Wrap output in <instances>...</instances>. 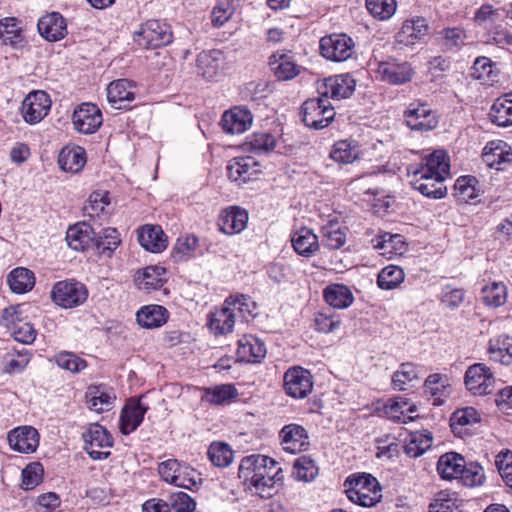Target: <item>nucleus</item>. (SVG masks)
Listing matches in <instances>:
<instances>
[{"label":"nucleus","instance_id":"obj_1","mask_svg":"<svg viewBox=\"0 0 512 512\" xmlns=\"http://www.w3.org/2000/svg\"><path fill=\"white\" fill-rule=\"evenodd\" d=\"M238 476L247 490L264 499L271 498L275 493V484L283 480L278 462L261 454L242 458Z\"/></svg>","mask_w":512,"mask_h":512},{"label":"nucleus","instance_id":"obj_2","mask_svg":"<svg viewBox=\"0 0 512 512\" xmlns=\"http://www.w3.org/2000/svg\"><path fill=\"white\" fill-rule=\"evenodd\" d=\"M348 499L362 507H373L382 498L381 486L371 474H359L348 477L344 482Z\"/></svg>","mask_w":512,"mask_h":512},{"label":"nucleus","instance_id":"obj_3","mask_svg":"<svg viewBox=\"0 0 512 512\" xmlns=\"http://www.w3.org/2000/svg\"><path fill=\"white\" fill-rule=\"evenodd\" d=\"M335 117L329 98H307L301 106L303 123L316 130L327 127Z\"/></svg>","mask_w":512,"mask_h":512},{"label":"nucleus","instance_id":"obj_4","mask_svg":"<svg viewBox=\"0 0 512 512\" xmlns=\"http://www.w3.org/2000/svg\"><path fill=\"white\" fill-rule=\"evenodd\" d=\"M158 473L165 482L189 490L195 487L199 480V474L194 468L176 459L159 463Z\"/></svg>","mask_w":512,"mask_h":512},{"label":"nucleus","instance_id":"obj_5","mask_svg":"<svg viewBox=\"0 0 512 512\" xmlns=\"http://www.w3.org/2000/svg\"><path fill=\"white\" fill-rule=\"evenodd\" d=\"M84 449L93 460H103L110 455L113 437L98 423H92L82 434Z\"/></svg>","mask_w":512,"mask_h":512},{"label":"nucleus","instance_id":"obj_6","mask_svg":"<svg viewBox=\"0 0 512 512\" xmlns=\"http://www.w3.org/2000/svg\"><path fill=\"white\" fill-rule=\"evenodd\" d=\"M319 48L325 59L333 62H344L354 54L355 42L345 33H333L320 39Z\"/></svg>","mask_w":512,"mask_h":512},{"label":"nucleus","instance_id":"obj_7","mask_svg":"<svg viewBox=\"0 0 512 512\" xmlns=\"http://www.w3.org/2000/svg\"><path fill=\"white\" fill-rule=\"evenodd\" d=\"M87 297L88 291L85 285L73 280L59 281L51 290L52 301L65 309L83 304Z\"/></svg>","mask_w":512,"mask_h":512},{"label":"nucleus","instance_id":"obj_8","mask_svg":"<svg viewBox=\"0 0 512 512\" xmlns=\"http://www.w3.org/2000/svg\"><path fill=\"white\" fill-rule=\"evenodd\" d=\"M134 40L139 46L155 49L169 44L172 41V32L167 24L149 20L134 33Z\"/></svg>","mask_w":512,"mask_h":512},{"label":"nucleus","instance_id":"obj_9","mask_svg":"<svg viewBox=\"0 0 512 512\" xmlns=\"http://www.w3.org/2000/svg\"><path fill=\"white\" fill-rule=\"evenodd\" d=\"M313 376L303 367H290L283 376V389L294 399H304L313 390Z\"/></svg>","mask_w":512,"mask_h":512},{"label":"nucleus","instance_id":"obj_10","mask_svg":"<svg viewBox=\"0 0 512 512\" xmlns=\"http://www.w3.org/2000/svg\"><path fill=\"white\" fill-rule=\"evenodd\" d=\"M103 118L100 108L91 102L77 106L72 114L74 129L81 134H93L102 125Z\"/></svg>","mask_w":512,"mask_h":512},{"label":"nucleus","instance_id":"obj_11","mask_svg":"<svg viewBox=\"0 0 512 512\" xmlns=\"http://www.w3.org/2000/svg\"><path fill=\"white\" fill-rule=\"evenodd\" d=\"M494 381L490 368L483 363H475L469 366L465 372V385L474 395L491 393Z\"/></svg>","mask_w":512,"mask_h":512},{"label":"nucleus","instance_id":"obj_12","mask_svg":"<svg viewBox=\"0 0 512 512\" xmlns=\"http://www.w3.org/2000/svg\"><path fill=\"white\" fill-rule=\"evenodd\" d=\"M408 172L421 174L427 179L428 176L449 177L450 162L449 156L444 150H435L422 159L420 166H410Z\"/></svg>","mask_w":512,"mask_h":512},{"label":"nucleus","instance_id":"obj_13","mask_svg":"<svg viewBox=\"0 0 512 512\" xmlns=\"http://www.w3.org/2000/svg\"><path fill=\"white\" fill-rule=\"evenodd\" d=\"M406 124L413 130H432L438 124L435 111L426 103L415 101L405 111Z\"/></svg>","mask_w":512,"mask_h":512},{"label":"nucleus","instance_id":"obj_14","mask_svg":"<svg viewBox=\"0 0 512 512\" xmlns=\"http://www.w3.org/2000/svg\"><path fill=\"white\" fill-rule=\"evenodd\" d=\"M281 445L286 452L297 454L309 447L307 430L296 423L285 425L279 432Z\"/></svg>","mask_w":512,"mask_h":512},{"label":"nucleus","instance_id":"obj_15","mask_svg":"<svg viewBox=\"0 0 512 512\" xmlns=\"http://www.w3.org/2000/svg\"><path fill=\"white\" fill-rule=\"evenodd\" d=\"M356 86L355 79L349 74L332 76L317 82L319 96H350Z\"/></svg>","mask_w":512,"mask_h":512},{"label":"nucleus","instance_id":"obj_16","mask_svg":"<svg viewBox=\"0 0 512 512\" xmlns=\"http://www.w3.org/2000/svg\"><path fill=\"white\" fill-rule=\"evenodd\" d=\"M428 24L424 18H413L403 22L395 35V43L399 48L411 47L428 33Z\"/></svg>","mask_w":512,"mask_h":512},{"label":"nucleus","instance_id":"obj_17","mask_svg":"<svg viewBox=\"0 0 512 512\" xmlns=\"http://www.w3.org/2000/svg\"><path fill=\"white\" fill-rule=\"evenodd\" d=\"M253 122L251 111L242 106H236L224 112L221 126L226 133L241 134L247 131Z\"/></svg>","mask_w":512,"mask_h":512},{"label":"nucleus","instance_id":"obj_18","mask_svg":"<svg viewBox=\"0 0 512 512\" xmlns=\"http://www.w3.org/2000/svg\"><path fill=\"white\" fill-rule=\"evenodd\" d=\"M259 172V164L254 158L249 156L235 157L227 165L229 179L239 185L252 180Z\"/></svg>","mask_w":512,"mask_h":512},{"label":"nucleus","instance_id":"obj_19","mask_svg":"<svg viewBox=\"0 0 512 512\" xmlns=\"http://www.w3.org/2000/svg\"><path fill=\"white\" fill-rule=\"evenodd\" d=\"M10 447L20 453H33L39 445L38 431L31 426H22L8 433Z\"/></svg>","mask_w":512,"mask_h":512},{"label":"nucleus","instance_id":"obj_20","mask_svg":"<svg viewBox=\"0 0 512 512\" xmlns=\"http://www.w3.org/2000/svg\"><path fill=\"white\" fill-rule=\"evenodd\" d=\"M267 353L265 343L254 335H244L238 340L237 359L240 362L259 363Z\"/></svg>","mask_w":512,"mask_h":512},{"label":"nucleus","instance_id":"obj_21","mask_svg":"<svg viewBox=\"0 0 512 512\" xmlns=\"http://www.w3.org/2000/svg\"><path fill=\"white\" fill-rule=\"evenodd\" d=\"M482 159L490 168L504 169L512 161L511 147L503 140H492L485 145Z\"/></svg>","mask_w":512,"mask_h":512},{"label":"nucleus","instance_id":"obj_22","mask_svg":"<svg viewBox=\"0 0 512 512\" xmlns=\"http://www.w3.org/2000/svg\"><path fill=\"white\" fill-rule=\"evenodd\" d=\"M248 213L239 207H230L221 212L218 226L226 235H235L242 232L248 223Z\"/></svg>","mask_w":512,"mask_h":512},{"label":"nucleus","instance_id":"obj_23","mask_svg":"<svg viewBox=\"0 0 512 512\" xmlns=\"http://www.w3.org/2000/svg\"><path fill=\"white\" fill-rule=\"evenodd\" d=\"M408 173L412 175V186L422 195L429 198L440 199L446 194L447 189L444 183L447 177L427 175L426 179L425 177H421V174L415 172Z\"/></svg>","mask_w":512,"mask_h":512},{"label":"nucleus","instance_id":"obj_24","mask_svg":"<svg viewBox=\"0 0 512 512\" xmlns=\"http://www.w3.org/2000/svg\"><path fill=\"white\" fill-rule=\"evenodd\" d=\"M378 73L385 82L399 85L410 81L414 71L407 62L385 61L379 64Z\"/></svg>","mask_w":512,"mask_h":512},{"label":"nucleus","instance_id":"obj_25","mask_svg":"<svg viewBox=\"0 0 512 512\" xmlns=\"http://www.w3.org/2000/svg\"><path fill=\"white\" fill-rule=\"evenodd\" d=\"M425 394L433 400V405L440 406L450 396L452 387L447 375L434 373L424 383Z\"/></svg>","mask_w":512,"mask_h":512},{"label":"nucleus","instance_id":"obj_26","mask_svg":"<svg viewBox=\"0 0 512 512\" xmlns=\"http://www.w3.org/2000/svg\"><path fill=\"white\" fill-rule=\"evenodd\" d=\"M417 411V406L410 403L404 397L389 399L383 406V414L394 422L408 423L415 419L412 413Z\"/></svg>","mask_w":512,"mask_h":512},{"label":"nucleus","instance_id":"obj_27","mask_svg":"<svg viewBox=\"0 0 512 512\" xmlns=\"http://www.w3.org/2000/svg\"><path fill=\"white\" fill-rule=\"evenodd\" d=\"M37 27L40 35L51 42L64 38L66 34L65 20L57 12L41 17L38 21Z\"/></svg>","mask_w":512,"mask_h":512},{"label":"nucleus","instance_id":"obj_28","mask_svg":"<svg viewBox=\"0 0 512 512\" xmlns=\"http://www.w3.org/2000/svg\"><path fill=\"white\" fill-rule=\"evenodd\" d=\"M291 243L297 254L307 258L313 256L320 248L318 236L307 227L296 230L291 237Z\"/></svg>","mask_w":512,"mask_h":512},{"label":"nucleus","instance_id":"obj_29","mask_svg":"<svg viewBox=\"0 0 512 512\" xmlns=\"http://www.w3.org/2000/svg\"><path fill=\"white\" fill-rule=\"evenodd\" d=\"M138 241L147 251L158 253L167 247V239L160 226L145 225L138 230Z\"/></svg>","mask_w":512,"mask_h":512},{"label":"nucleus","instance_id":"obj_30","mask_svg":"<svg viewBox=\"0 0 512 512\" xmlns=\"http://www.w3.org/2000/svg\"><path fill=\"white\" fill-rule=\"evenodd\" d=\"M269 65L279 80H290L299 74V66L293 57L284 52H276L270 56Z\"/></svg>","mask_w":512,"mask_h":512},{"label":"nucleus","instance_id":"obj_31","mask_svg":"<svg viewBox=\"0 0 512 512\" xmlns=\"http://www.w3.org/2000/svg\"><path fill=\"white\" fill-rule=\"evenodd\" d=\"M487 352L490 360L509 366L512 364V337L499 335L488 342Z\"/></svg>","mask_w":512,"mask_h":512},{"label":"nucleus","instance_id":"obj_32","mask_svg":"<svg viewBox=\"0 0 512 512\" xmlns=\"http://www.w3.org/2000/svg\"><path fill=\"white\" fill-rule=\"evenodd\" d=\"M147 407L140 401L127 404L120 415V431L128 435L135 431L143 421Z\"/></svg>","mask_w":512,"mask_h":512},{"label":"nucleus","instance_id":"obj_33","mask_svg":"<svg viewBox=\"0 0 512 512\" xmlns=\"http://www.w3.org/2000/svg\"><path fill=\"white\" fill-rule=\"evenodd\" d=\"M58 164L65 172L77 173L86 164V152L80 146H66L59 153Z\"/></svg>","mask_w":512,"mask_h":512},{"label":"nucleus","instance_id":"obj_34","mask_svg":"<svg viewBox=\"0 0 512 512\" xmlns=\"http://www.w3.org/2000/svg\"><path fill=\"white\" fill-rule=\"evenodd\" d=\"M50 98H23L21 112L24 120L30 124L40 122L50 111Z\"/></svg>","mask_w":512,"mask_h":512},{"label":"nucleus","instance_id":"obj_35","mask_svg":"<svg viewBox=\"0 0 512 512\" xmlns=\"http://www.w3.org/2000/svg\"><path fill=\"white\" fill-rule=\"evenodd\" d=\"M235 325V314L232 308L224 303L220 309L211 312L208 317V326L215 335H224L232 332Z\"/></svg>","mask_w":512,"mask_h":512},{"label":"nucleus","instance_id":"obj_36","mask_svg":"<svg viewBox=\"0 0 512 512\" xmlns=\"http://www.w3.org/2000/svg\"><path fill=\"white\" fill-rule=\"evenodd\" d=\"M465 462L464 457L456 452L445 453L438 460L437 472L442 479H457L465 468Z\"/></svg>","mask_w":512,"mask_h":512},{"label":"nucleus","instance_id":"obj_37","mask_svg":"<svg viewBox=\"0 0 512 512\" xmlns=\"http://www.w3.org/2000/svg\"><path fill=\"white\" fill-rule=\"evenodd\" d=\"M168 319V311L165 307L160 305H147L143 306L136 313V320L138 324L147 329L158 328L164 325Z\"/></svg>","mask_w":512,"mask_h":512},{"label":"nucleus","instance_id":"obj_38","mask_svg":"<svg viewBox=\"0 0 512 512\" xmlns=\"http://www.w3.org/2000/svg\"><path fill=\"white\" fill-rule=\"evenodd\" d=\"M94 230L86 223L70 226L66 232V241L70 248L76 251H84L93 241Z\"/></svg>","mask_w":512,"mask_h":512},{"label":"nucleus","instance_id":"obj_39","mask_svg":"<svg viewBox=\"0 0 512 512\" xmlns=\"http://www.w3.org/2000/svg\"><path fill=\"white\" fill-rule=\"evenodd\" d=\"M165 268L160 266H148L136 276V285L140 290L150 292L162 288L166 279L164 275Z\"/></svg>","mask_w":512,"mask_h":512},{"label":"nucleus","instance_id":"obj_40","mask_svg":"<svg viewBox=\"0 0 512 512\" xmlns=\"http://www.w3.org/2000/svg\"><path fill=\"white\" fill-rule=\"evenodd\" d=\"M222 59L223 53L220 50L201 52L196 60L198 73L206 79H213L219 72Z\"/></svg>","mask_w":512,"mask_h":512},{"label":"nucleus","instance_id":"obj_41","mask_svg":"<svg viewBox=\"0 0 512 512\" xmlns=\"http://www.w3.org/2000/svg\"><path fill=\"white\" fill-rule=\"evenodd\" d=\"M373 247L381 255H401L405 251V242L403 236L399 234L383 233L377 235L372 240Z\"/></svg>","mask_w":512,"mask_h":512},{"label":"nucleus","instance_id":"obj_42","mask_svg":"<svg viewBox=\"0 0 512 512\" xmlns=\"http://www.w3.org/2000/svg\"><path fill=\"white\" fill-rule=\"evenodd\" d=\"M85 398L89 409L100 413L109 411L116 397L100 386H90L86 391Z\"/></svg>","mask_w":512,"mask_h":512},{"label":"nucleus","instance_id":"obj_43","mask_svg":"<svg viewBox=\"0 0 512 512\" xmlns=\"http://www.w3.org/2000/svg\"><path fill=\"white\" fill-rule=\"evenodd\" d=\"M10 289L16 294L30 291L35 285L34 273L23 267L13 269L7 277Z\"/></svg>","mask_w":512,"mask_h":512},{"label":"nucleus","instance_id":"obj_44","mask_svg":"<svg viewBox=\"0 0 512 512\" xmlns=\"http://www.w3.org/2000/svg\"><path fill=\"white\" fill-rule=\"evenodd\" d=\"M433 437L428 430L411 432L406 440L405 453L417 458L432 446Z\"/></svg>","mask_w":512,"mask_h":512},{"label":"nucleus","instance_id":"obj_45","mask_svg":"<svg viewBox=\"0 0 512 512\" xmlns=\"http://www.w3.org/2000/svg\"><path fill=\"white\" fill-rule=\"evenodd\" d=\"M324 299L332 307L345 309L354 300L350 289L343 284H332L324 290Z\"/></svg>","mask_w":512,"mask_h":512},{"label":"nucleus","instance_id":"obj_46","mask_svg":"<svg viewBox=\"0 0 512 512\" xmlns=\"http://www.w3.org/2000/svg\"><path fill=\"white\" fill-rule=\"evenodd\" d=\"M498 75L495 63L488 57H477L471 68V76L481 84L491 85Z\"/></svg>","mask_w":512,"mask_h":512},{"label":"nucleus","instance_id":"obj_47","mask_svg":"<svg viewBox=\"0 0 512 512\" xmlns=\"http://www.w3.org/2000/svg\"><path fill=\"white\" fill-rule=\"evenodd\" d=\"M360 147L355 141L341 140L333 145L330 157L340 164H350L359 158Z\"/></svg>","mask_w":512,"mask_h":512},{"label":"nucleus","instance_id":"obj_48","mask_svg":"<svg viewBox=\"0 0 512 512\" xmlns=\"http://www.w3.org/2000/svg\"><path fill=\"white\" fill-rule=\"evenodd\" d=\"M237 396V389L232 384H221L205 388L202 400L210 404L221 405L229 402Z\"/></svg>","mask_w":512,"mask_h":512},{"label":"nucleus","instance_id":"obj_49","mask_svg":"<svg viewBox=\"0 0 512 512\" xmlns=\"http://www.w3.org/2000/svg\"><path fill=\"white\" fill-rule=\"evenodd\" d=\"M489 117L498 126L512 125V98H496L491 106Z\"/></svg>","mask_w":512,"mask_h":512},{"label":"nucleus","instance_id":"obj_50","mask_svg":"<svg viewBox=\"0 0 512 512\" xmlns=\"http://www.w3.org/2000/svg\"><path fill=\"white\" fill-rule=\"evenodd\" d=\"M93 241L101 254L110 257L116 248L120 245V237L117 229L105 228L98 235L94 233Z\"/></svg>","mask_w":512,"mask_h":512},{"label":"nucleus","instance_id":"obj_51","mask_svg":"<svg viewBox=\"0 0 512 512\" xmlns=\"http://www.w3.org/2000/svg\"><path fill=\"white\" fill-rule=\"evenodd\" d=\"M477 184L478 180L474 176L459 177L454 184L455 196L461 202L470 203L479 196Z\"/></svg>","mask_w":512,"mask_h":512},{"label":"nucleus","instance_id":"obj_52","mask_svg":"<svg viewBox=\"0 0 512 512\" xmlns=\"http://www.w3.org/2000/svg\"><path fill=\"white\" fill-rule=\"evenodd\" d=\"M418 380L417 367L412 363H403L400 368L394 372L392 384L394 389L399 391L407 390L413 386V382Z\"/></svg>","mask_w":512,"mask_h":512},{"label":"nucleus","instance_id":"obj_53","mask_svg":"<svg viewBox=\"0 0 512 512\" xmlns=\"http://www.w3.org/2000/svg\"><path fill=\"white\" fill-rule=\"evenodd\" d=\"M405 278L404 271L396 265L384 267L378 274L377 284L382 290H392L397 288Z\"/></svg>","mask_w":512,"mask_h":512},{"label":"nucleus","instance_id":"obj_54","mask_svg":"<svg viewBox=\"0 0 512 512\" xmlns=\"http://www.w3.org/2000/svg\"><path fill=\"white\" fill-rule=\"evenodd\" d=\"M0 39L6 45L13 47L22 42V33L19 22L14 17H6L0 20Z\"/></svg>","mask_w":512,"mask_h":512},{"label":"nucleus","instance_id":"obj_55","mask_svg":"<svg viewBox=\"0 0 512 512\" xmlns=\"http://www.w3.org/2000/svg\"><path fill=\"white\" fill-rule=\"evenodd\" d=\"M208 458L216 467H228L234 458L233 450L224 442H212L208 448Z\"/></svg>","mask_w":512,"mask_h":512},{"label":"nucleus","instance_id":"obj_56","mask_svg":"<svg viewBox=\"0 0 512 512\" xmlns=\"http://www.w3.org/2000/svg\"><path fill=\"white\" fill-rule=\"evenodd\" d=\"M322 243L329 249H340L346 243V232L337 224L332 222L321 229Z\"/></svg>","mask_w":512,"mask_h":512},{"label":"nucleus","instance_id":"obj_57","mask_svg":"<svg viewBox=\"0 0 512 512\" xmlns=\"http://www.w3.org/2000/svg\"><path fill=\"white\" fill-rule=\"evenodd\" d=\"M483 301L487 306L497 308L506 303L507 287L504 283L493 282L482 289Z\"/></svg>","mask_w":512,"mask_h":512},{"label":"nucleus","instance_id":"obj_58","mask_svg":"<svg viewBox=\"0 0 512 512\" xmlns=\"http://www.w3.org/2000/svg\"><path fill=\"white\" fill-rule=\"evenodd\" d=\"M341 325L340 315L331 310L321 311L314 316V328L321 333H330L338 329Z\"/></svg>","mask_w":512,"mask_h":512},{"label":"nucleus","instance_id":"obj_59","mask_svg":"<svg viewBox=\"0 0 512 512\" xmlns=\"http://www.w3.org/2000/svg\"><path fill=\"white\" fill-rule=\"evenodd\" d=\"M294 475L299 481L310 482L318 475V467L310 457L301 456L294 463Z\"/></svg>","mask_w":512,"mask_h":512},{"label":"nucleus","instance_id":"obj_60","mask_svg":"<svg viewBox=\"0 0 512 512\" xmlns=\"http://www.w3.org/2000/svg\"><path fill=\"white\" fill-rule=\"evenodd\" d=\"M395 0H366V8L369 13L379 19L387 20L391 18L396 11Z\"/></svg>","mask_w":512,"mask_h":512},{"label":"nucleus","instance_id":"obj_61","mask_svg":"<svg viewBox=\"0 0 512 512\" xmlns=\"http://www.w3.org/2000/svg\"><path fill=\"white\" fill-rule=\"evenodd\" d=\"M429 512H461V510L454 494L440 491L430 504Z\"/></svg>","mask_w":512,"mask_h":512},{"label":"nucleus","instance_id":"obj_62","mask_svg":"<svg viewBox=\"0 0 512 512\" xmlns=\"http://www.w3.org/2000/svg\"><path fill=\"white\" fill-rule=\"evenodd\" d=\"M110 203L109 193L107 191H95L90 194L84 205V212L90 216H99L104 212L105 207Z\"/></svg>","mask_w":512,"mask_h":512},{"label":"nucleus","instance_id":"obj_63","mask_svg":"<svg viewBox=\"0 0 512 512\" xmlns=\"http://www.w3.org/2000/svg\"><path fill=\"white\" fill-rule=\"evenodd\" d=\"M44 469L41 463L33 462L22 470L21 487L24 490H32L39 485L43 479Z\"/></svg>","mask_w":512,"mask_h":512},{"label":"nucleus","instance_id":"obj_64","mask_svg":"<svg viewBox=\"0 0 512 512\" xmlns=\"http://www.w3.org/2000/svg\"><path fill=\"white\" fill-rule=\"evenodd\" d=\"M459 478L467 487L480 486L485 480L483 467L475 462L465 463V468L461 471Z\"/></svg>","mask_w":512,"mask_h":512}]
</instances>
